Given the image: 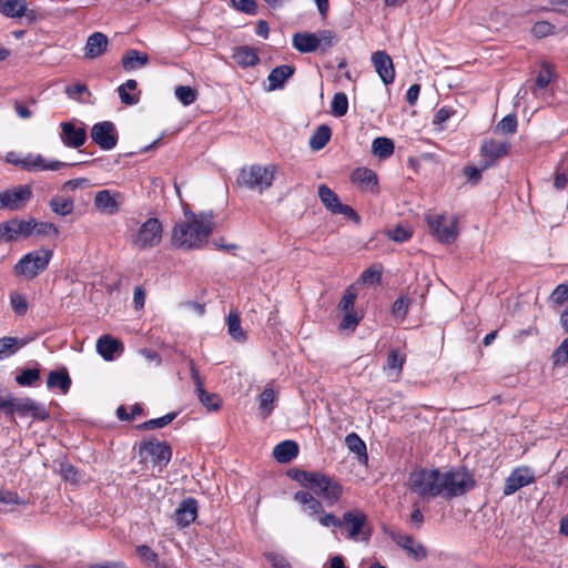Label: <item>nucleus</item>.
Wrapping results in <instances>:
<instances>
[{
  "mask_svg": "<svg viewBox=\"0 0 568 568\" xmlns=\"http://www.w3.org/2000/svg\"><path fill=\"white\" fill-rule=\"evenodd\" d=\"M47 385L49 388L58 387L65 394L71 385V379L67 371H52L48 376Z\"/></svg>",
  "mask_w": 568,
  "mask_h": 568,
  "instance_id": "4c0bfd02",
  "label": "nucleus"
},
{
  "mask_svg": "<svg viewBox=\"0 0 568 568\" xmlns=\"http://www.w3.org/2000/svg\"><path fill=\"white\" fill-rule=\"evenodd\" d=\"M97 352L103 359L113 361L122 352V344L118 339L105 335L98 339Z\"/></svg>",
  "mask_w": 568,
  "mask_h": 568,
  "instance_id": "a878e982",
  "label": "nucleus"
},
{
  "mask_svg": "<svg viewBox=\"0 0 568 568\" xmlns=\"http://www.w3.org/2000/svg\"><path fill=\"white\" fill-rule=\"evenodd\" d=\"M318 523L324 527H342V519L337 518L335 515L331 513H322L321 515H317Z\"/></svg>",
  "mask_w": 568,
  "mask_h": 568,
  "instance_id": "338daca9",
  "label": "nucleus"
},
{
  "mask_svg": "<svg viewBox=\"0 0 568 568\" xmlns=\"http://www.w3.org/2000/svg\"><path fill=\"white\" fill-rule=\"evenodd\" d=\"M355 301H356V292L352 287H349L345 291V293L339 302L338 307L342 312L353 311Z\"/></svg>",
  "mask_w": 568,
  "mask_h": 568,
  "instance_id": "680f3d73",
  "label": "nucleus"
},
{
  "mask_svg": "<svg viewBox=\"0 0 568 568\" xmlns=\"http://www.w3.org/2000/svg\"><path fill=\"white\" fill-rule=\"evenodd\" d=\"M212 220L211 213L194 214L185 212L184 219L176 223L173 229V244L183 248L202 247L212 232Z\"/></svg>",
  "mask_w": 568,
  "mask_h": 568,
  "instance_id": "f03ea898",
  "label": "nucleus"
},
{
  "mask_svg": "<svg viewBox=\"0 0 568 568\" xmlns=\"http://www.w3.org/2000/svg\"><path fill=\"white\" fill-rule=\"evenodd\" d=\"M31 224L33 225V233L39 236L57 237L59 235V229L51 222H36L31 219Z\"/></svg>",
  "mask_w": 568,
  "mask_h": 568,
  "instance_id": "de8ad7c7",
  "label": "nucleus"
},
{
  "mask_svg": "<svg viewBox=\"0 0 568 568\" xmlns=\"http://www.w3.org/2000/svg\"><path fill=\"white\" fill-rule=\"evenodd\" d=\"M277 395L271 385H267L258 397V410L263 418H267L274 409Z\"/></svg>",
  "mask_w": 568,
  "mask_h": 568,
  "instance_id": "7c9ffc66",
  "label": "nucleus"
},
{
  "mask_svg": "<svg viewBox=\"0 0 568 568\" xmlns=\"http://www.w3.org/2000/svg\"><path fill=\"white\" fill-rule=\"evenodd\" d=\"M332 113L335 116H343L347 113L348 110V100L345 93L338 92L334 95L332 103Z\"/></svg>",
  "mask_w": 568,
  "mask_h": 568,
  "instance_id": "8fccbe9b",
  "label": "nucleus"
},
{
  "mask_svg": "<svg viewBox=\"0 0 568 568\" xmlns=\"http://www.w3.org/2000/svg\"><path fill=\"white\" fill-rule=\"evenodd\" d=\"M84 93H89V89L85 84H82V83H78L75 85L65 88V94L68 95L69 99H72V100L81 101L82 94H84Z\"/></svg>",
  "mask_w": 568,
  "mask_h": 568,
  "instance_id": "69168bd1",
  "label": "nucleus"
},
{
  "mask_svg": "<svg viewBox=\"0 0 568 568\" xmlns=\"http://www.w3.org/2000/svg\"><path fill=\"white\" fill-rule=\"evenodd\" d=\"M136 81L135 80H126L125 83L121 84L118 89L121 102L126 105H134L139 102V95L138 94H130L129 91H134L136 89Z\"/></svg>",
  "mask_w": 568,
  "mask_h": 568,
  "instance_id": "ea45409f",
  "label": "nucleus"
},
{
  "mask_svg": "<svg viewBox=\"0 0 568 568\" xmlns=\"http://www.w3.org/2000/svg\"><path fill=\"white\" fill-rule=\"evenodd\" d=\"M335 34L331 30H320L314 33H296L293 37L294 48L303 53L326 50L333 45Z\"/></svg>",
  "mask_w": 568,
  "mask_h": 568,
  "instance_id": "0eeeda50",
  "label": "nucleus"
},
{
  "mask_svg": "<svg viewBox=\"0 0 568 568\" xmlns=\"http://www.w3.org/2000/svg\"><path fill=\"white\" fill-rule=\"evenodd\" d=\"M294 73V68L287 64L274 68L267 77V91L282 89L284 82Z\"/></svg>",
  "mask_w": 568,
  "mask_h": 568,
  "instance_id": "bb28decb",
  "label": "nucleus"
},
{
  "mask_svg": "<svg viewBox=\"0 0 568 568\" xmlns=\"http://www.w3.org/2000/svg\"><path fill=\"white\" fill-rule=\"evenodd\" d=\"M427 223L432 233L439 242L449 244L456 240L458 234L456 217L434 214L427 216Z\"/></svg>",
  "mask_w": 568,
  "mask_h": 568,
  "instance_id": "6e6552de",
  "label": "nucleus"
},
{
  "mask_svg": "<svg viewBox=\"0 0 568 568\" xmlns=\"http://www.w3.org/2000/svg\"><path fill=\"white\" fill-rule=\"evenodd\" d=\"M227 329L233 339L242 342L245 333L241 327V320L237 314H230L227 317Z\"/></svg>",
  "mask_w": 568,
  "mask_h": 568,
  "instance_id": "49530a36",
  "label": "nucleus"
},
{
  "mask_svg": "<svg viewBox=\"0 0 568 568\" xmlns=\"http://www.w3.org/2000/svg\"><path fill=\"white\" fill-rule=\"evenodd\" d=\"M372 62L381 80L385 84L393 83L395 69L390 57L384 51H377L372 55Z\"/></svg>",
  "mask_w": 568,
  "mask_h": 568,
  "instance_id": "6ab92c4d",
  "label": "nucleus"
},
{
  "mask_svg": "<svg viewBox=\"0 0 568 568\" xmlns=\"http://www.w3.org/2000/svg\"><path fill=\"white\" fill-rule=\"evenodd\" d=\"M40 377V372L37 368L24 369L16 377V381L21 386H30Z\"/></svg>",
  "mask_w": 568,
  "mask_h": 568,
  "instance_id": "864d4df0",
  "label": "nucleus"
},
{
  "mask_svg": "<svg viewBox=\"0 0 568 568\" xmlns=\"http://www.w3.org/2000/svg\"><path fill=\"white\" fill-rule=\"evenodd\" d=\"M162 235V223L155 217H150L132 231L131 243L139 250H148L158 246Z\"/></svg>",
  "mask_w": 568,
  "mask_h": 568,
  "instance_id": "423d86ee",
  "label": "nucleus"
},
{
  "mask_svg": "<svg viewBox=\"0 0 568 568\" xmlns=\"http://www.w3.org/2000/svg\"><path fill=\"white\" fill-rule=\"evenodd\" d=\"M10 305L18 316H23L29 306L26 296L18 292H12L10 294Z\"/></svg>",
  "mask_w": 568,
  "mask_h": 568,
  "instance_id": "3c124183",
  "label": "nucleus"
},
{
  "mask_svg": "<svg viewBox=\"0 0 568 568\" xmlns=\"http://www.w3.org/2000/svg\"><path fill=\"white\" fill-rule=\"evenodd\" d=\"M0 12L8 18H21L27 12V1L0 0Z\"/></svg>",
  "mask_w": 568,
  "mask_h": 568,
  "instance_id": "2f4dec72",
  "label": "nucleus"
},
{
  "mask_svg": "<svg viewBox=\"0 0 568 568\" xmlns=\"http://www.w3.org/2000/svg\"><path fill=\"white\" fill-rule=\"evenodd\" d=\"M554 32V26L547 21H538L531 28V33L536 38H545Z\"/></svg>",
  "mask_w": 568,
  "mask_h": 568,
  "instance_id": "0e129e2a",
  "label": "nucleus"
},
{
  "mask_svg": "<svg viewBox=\"0 0 568 568\" xmlns=\"http://www.w3.org/2000/svg\"><path fill=\"white\" fill-rule=\"evenodd\" d=\"M60 139L68 148L78 149L87 141V131L82 123L62 122Z\"/></svg>",
  "mask_w": 568,
  "mask_h": 568,
  "instance_id": "2eb2a0df",
  "label": "nucleus"
},
{
  "mask_svg": "<svg viewBox=\"0 0 568 568\" xmlns=\"http://www.w3.org/2000/svg\"><path fill=\"white\" fill-rule=\"evenodd\" d=\"M270 7L276 8L282 6L287 0H264ZM233 7L246 14L254 16L257 13V4L254 0H231Z\"/></svg>",
  "mask_w": 568,
  "mask_h": 568,
  "instance_id": "f704fd0d",
  "label": "nucleus"
},
{
  "mask_svg": "<svg viewBox=\"0 0 568 568\" xmlns=\"http://www.w3.org/2000/svg\"><path fill=\"white\" fill-rule=\"evenodd\" d=\"M92 140L103 150H111L116 144L115 126L112 122L97 123L91 130Z\"/></svg>",
  "mask_w": 568,
  "mask_h": 568,
  "instance_id": "dca6fc26",
  "label": "nucleus"
},
{
  "mask_svg": "<svg viewBox=\"0 0 568 568\" xmlns=\"http://www.w3.org/2000/svg\"><path fill=\"white\" fill-rule=\"evenodd\" d=\"M149 57L138 50H129L122 58V65L125 71H132L146 65Z\"/></svg>",
  "mask_w": 568,
  "mask_h": 568,
  "instance_id": "473e14b6",
  "label": "nucleus"
},
{
  "mask_svg": "<svg viewBox=\"0 0 568 568\" xmlns=\"http://www.w3.org/2000/svg\"><path fill=\"white\" fill-rule=\"evenodd\" d=\"M352 181L364 192L376 193L378 191L377 175L371 169H356L352 173Z\"/></svg>",
  "mask_w": 568,
  "mask_h": 568,
  "instance_id": "5701e85b",
  "label": "nucleus"
},
{
  "mask_svg": "<svg viewBox=\"0 0 568 568\" xmlns=\"http://www.w3.org/2000/svg\"><path fill=\"white\" fill-rule=\"evenodd\" d=\"M6 413L22 417L31 416L39 420H44L48 417L45 408L30 398H10Z\"/></svg>",
  "mask_w": 568,
  "mask_h": 568,
  "instance_id": "9b49d317",
  "label": "nucleus"
},
{
  "mask_svg": "<svg viewBox=\"0 0 568 568\" xmlns=\"http://www.w3.org/2000/svg\"><path fill=\"white\" fill-rule=\"evenodd\" d=\"M556 365H565L568 363V337L565 338L552 354Z\"/></svg>",
  "mask_w": 568,
  "mask_h": 568,
  "instance_id": "bf43d9fd",
  "label": "nucleus"
},
{
  "mask_svg": "<svg viewBox=\"0 0 568 568\" xmlns=\"http://www.w3.org/2000/svg\"><path fill=\"white\" fill-rule=\"evenodd\" d=\"M276 173V165L253 164L241 170L237 181L250 190L264 192L271 187Z\"/></svg>",
  "mask_w": 568,
  "mask_h": 568,
  "instance_id": "39448f33",
  "label": "nucleus"
},
{
  "mask_svg": "<svg viewBox=\"0 0 568 568\" xmlns=\"http://www.w3.org/2000/svg\"><path fill=\"white\" fill-rule=\"evenodd\" d=\"M554 78V69L548 63H542L541 69L537 74L536 78V85L539 89H545L549 85Z\"/></svg>",
  "mask_w": 568,
  "mask_h": 568,
  "instance_id": "603ef678",
  "label": "nucleus"
},
{
  "mask_svg": "<svg viewBox=\"0 0 568 568\" xmlns=\"http://www.w3.org/2000/svg\"><path fill=\"white\" fill-rule=\"evenodd\" d=\"M123 203V195L118 191L101 190L94 195L93 204L95 209L108 215L119 212Z\"/></svg>",
  "mask_w": 568,
  "mask_h": 568,
  "instance_id": "4468645a",
  "label": "nucleus"
},
{
  "mask_svg": "<svg viewBox=\"0 0 568 568\" xmlns=\"http://www.w3.org/2000/svg\"><path fill=\"white\" fill-rule=\"evenodd\" d=\"M265 557L273 568H292L285 556L280 552L270 551Z\"/></svg>",
  "mask_w": 568,
  "mask_h": 568,
  "instance_id": "052dcab7",
  "label": "nucleus"
},
{
  "mask_svg": "<svg viewBox=\"0 0 568 568\" xmlns=\"http://www.w3.org/2000/svg\"><path fill=\"white\" fill-rule=\"evenodd\" d=\"M294 500L302 506V510L310 517H316L323 513L322 503L308 490L296 491Z\"/></svg>",
  "mask_w": 568,
  "mask_h": 568,
  "instance_id": "b1692460",
  "label": "nucleus"
},
{
  "mask_svg": "<svg viewBox=\"0 0 568 568\" xmlns=\"http://www.w3.org/2000/svg\"><path fill=\"white\" fill-rule=\"evenodd\" d=\"M517 129V119L515 115H507L504 119H501L497 126L496 131L504 133V134H514Z\"/></svg>",
  "mask_w": 568,
  "mask_h": 568,
  "instance_id": "5fc2aeb1",
  "label": "nucleus"
},
{
  "mask_svg": "<svg viewBox=\"0 0 568 568\" xmlns=\"http://www.w3.org/2000/svg\"><path fill=\"white\" fill-rule=\"evenodd\" d=\"M342 526L347 527V538L353 540L363 539L366 540L368 538V532L365 530L366 528V516L362 510L354 509L346 511L343 515Z\"/></svg>",
  "mask_w": 568,
  "mask_h": 568,
  "instance_id": "f8f14e48",
  "label": "nucleus"
},
{
  "mask_svg": "<svg viewBox=\"0 0 568 568\" xmlns=\"http://www.w3.org/2000/svg\"><path fill=\"white\" fill-rule=\"evenodd\" d=\"M31 234H33L31 220L12 219L0 224V239L7 242L17 240L18 237H28Z\"/></svg>",
  "mask_w": 568,
  "mask_h": 568,
  "instance_id": "ddd939ff",
  "label": "nucleus"
},
{
  "mask_svg": "<svg viewBox=\"0 0 568 568\" xmlns=\"http://www.w3.org/2000/svg\"><path fill=\"white\" fill-rule=\"evenodd\" d=\"M509 144L506 141L486 140L483 142L480 152L486 159L484 169L493 165L498 159L508 153Z\"/></svg>",
  "mask_w": 568,
  "mask_h": 568,
  "instance_id": "a211bd4d",
  "label": "nucleus"
},
{
  "mask_svg": "<svg viewBox=\"0 0 568 568\" xmlns=\"http://www.w3.org/2000/svg\"><path fill=\"white\" fill-rule=\"evenodd\" d=\"M551 300L559 305L568 301V285L566 283L559 284L551 293Z\"/></svg>",
  "mask_w": 568,
  "mask_h": 568,
  "instance_id": "774afa93",
  "label": "nucleus"
},
{
  "mask_svg": "<svg viewBox=\"0 0 568 568\" xmlns=\"http://www.w3.org/2000/svg\"><path fill=\"white\" fill-rule=\"evenodd\" d=\"M26 343L16 337L0 338V359L7 358L14 354Z\"/></svg>",
  "mask_w": 568,
  "mask_h": 568,
  "instance_id": "79ce46f5",
  "label": "nucleus"
},
{
  "mask_svg": "<svg viewBox=\"0 0 568 568\" xmlns=\"http://www.w3.org/2000/svg\"><path fill=\"white\" fill-rule=\"evenodd\" d=\"M410 493L426 500L438 496L452 498L465 494L474 486V479L464 468L440 471L437 468H417L408 477Z\"/></svg>",
  "mask_w": 568,
  "mask_h": 568,
  "instance_id": "f257e3e1",
  "label": "nucleus"
},
{
  "mask_svg": "<svg viewBox=\"0 0 568 568\" xmlns=\"http://www.w3.org/2000/svg\"><path fill=\"white\" fill-rule=\"evenodd\" d=\"M395 150V145L392 139L389 138H376L372 143V152L374 155L379 159L389 158Z\"/></svg>",
  "mask_w": 568,
  "mask_h": 568,
  "instance_id": "e433bc0d",
  "label": "nucleus"
},
{
  "mask_svg": "<svg viewBox=\"0 0 568 568\" xmlns=\"http://www.w3.org/2000/svg\"><path fill=\"white\" fill-rule=\"evenodd\" d=\"M32 197V187L28 184L18 185L0 192V207L10 211L23 209Z\"/></svg>",
  "mask_w": 568,
  "mask_h": 568,
  "instance_id": "1a4fd4ad",
  "label": "nucleus"
},
{
  "mask_svg": "<svg viewBox=\"0 0 568 568\" xmlns=\"http://www.w3.org/2000/svg\"><path fill=\"white\" fill-rule=\"evenodd\" d=\"M409 307V298L406 296L398 297L392 307V314L400 320H404Z\"/></svg>",
  "mask_w": 568,
  "mask_h": 568,
  "instance_id": "13d9d810",
  "label": "nucleus"
},
{
  "mask_svg": "<svg viewBox=\"0 0 568 568\" xmlns=\"http://www.w3.org/2000/svg\"><path fill=\"white\" fill-rule=\"evenodd\" d=\"M298 454V446L293 440H284L273 449L274 458L280 463H288Z\"/></svg>",
  "mask_w": 568,
  "mask_h": 568,
  "instance_id": "c756f323",
  "label": "nucleus"
},
{
  "mask_svg": "<svg viewBox=\"0 0 568 568\" xmlns=\"http://www.w3.org/2000/svg\"><path fill=\"white\" fill-rule=\"evenodd\" d=\"M140 456L145 462L150 460L155 466H159V470L170 462L171 459V448L164 442H146L141 445Z\"/></svg>",
  "mask_w": 568,
  "mask_h": 568,
  "instance_id": "9d476101",
  "label": "nucleus"
},
{
  "mask_svg": "<svg viewBox=\"0 0 568 568\" xmlns=\"http://www.w3.org/2000/svg\"><path fill=\"white\" fill-rule=\"evenodd\" d=\"M295 479L306 489L313 490L320 495L325 486L332 480L331 477L314 471H300L296 474Z\"/></svg>",
  "mask_w": 568,
  "mask_h": 568,
  "instance_id": "412c9836",
  "label": "nucleus"
},
{
  "mask_svg": "<svg viewBox=\"0 0 568 568\" xmlns=\"http://www.w3.org/2000/svg\"><path fill=\"white\" fill-rule=\"evenodd\" d=\"M295 479L306 489L313 490L320 495L325 486L332 480L331 477L314 471H300L296 474Z\"/></svg>",
  "mask_w": 568,
  "mask_h": 568,
  "instance_id": "aec40b11",
  "label": "nucleus"
},
{
  "mask_svg": "<svg viewBox=\"0 0 568 568\" xmlns=\"http://www.w3.org/2000/svg\"><path fill=\"white\" fill-rule=\"evenodd\" d=\"M201 404L209 410H217L221 407V398L217 394L207 393L204 387L195 390Z\"/></svg>",
  "mask_w": 568,
  "mask_h": 568,
  "instance_id": "a19ab883",
  "label": "nucleus"
},
{
  "mask_svg": "<svg viewBox=\"0 0 568 568\" xmlns=\"http://www.w3.org/2000/svg\"><path fill=\"white\" fill-rule=\"evenodd\" d=\"M49 206L53 213L60 216L70 215L74 210V202L71 197L54 195L50 202Z\"/></svg>",
  "mask_w": 568,
  "mask_h": 568,
  "instance_id": "72a5a7b5",
  "label": "nucleus"
},
{
  "mask_svg": "<svg viewBox=\"0 0 568 568\" xmlns=\"http://www.w3.org/2000/svg\"><path fill=\"white\" fill-rule=\"evenodd\" d=\"M53 251L39 248L24 254L13 266V273L24 280H33L44 272L52 260Z\"/></svg>",
  "mask_w": 568,
  "mask_h": 568,
  "instance_id": "20e7f679",
  "label": "nucleus"
},
{
  "mask_svg": "<svg viewBox=\"0 0 568 568\" xmlns=\"http://www.w3.org/2000/svg\"><path fill=\"white\" fill-rule=\"evenodd\" d=\"M331 129L327 125L318 126L310 139V148L313 151L322 150L331 139Z\"/></svg>",
  "mask_w": 568,
  "mask_h": 568,
  "instance_id": "58836bf2",
  "label": "nucleus"
},
{
  "mask_svg": "<svg viewBox=\"0 0 568 568\" xmlns=\"http://www.w3.org/2000/svg\"><path fill=\"white\" fill-rule=\"evenodd\" d=\"M343 313L344 317L339 325L341 329L354 331L361 321V316L357 314L355 310Z\"/></svg>",
  "mask_w": 568,
  "mask_h": 568,
  "instance_id": "6e6d98bb",
  "label": "nucleus"
},
{
  "mask_svg": "<svg viewBox=\"0 0 568 568\" xmlns=\"http://www.w3.org/2000/svg\"><path fill=\"white\" fill-rule=\"evenodd\" d=\"M534 473L528 467H517L507 477L504 486V495L510 496L521 487L534 481Z\"/></svg>",
  "mask_w": 568,
  "mask_h": 568,
  "instance_id": "f3484780",
  "label": "nucleus"
},
{
  "mask_svg": "<svg viewBox=\"0 0 568 568\" xmlns=\"http://www.w3.org/2000/svg\"><path fill=\"white\" fill-rule=\"evenodd\" d=\"M196 501L192 498H189L181 503L179 508L175 511L176 523L182 526H189L196 518Z\"/></svg>",
  "mask_w": 568,
  "mask_h": 568,
  "instance_id": "cd10ccee",
  "label": "nucleus"
},
{
  "mask_svg": "<svg viewBox=\"0 0 568 568\" xmlns=\"http://www.w3.org/2000/svg\"><path fill=\"white\" fill-rule=\"evenodd\" d=\"M341 495V485L332 479L318 496L322 497L327 505L332 506L339 499Z\"/></svg>",
  "mask_w": 568,
  "mask_h": 568,
  "instance_id": "c03bdc74",
  "label": "nucleus"
},
{
  "mask_svg": "<svg viewBox=\"0 0 568 568\" xmlns=\"http://www.w3.org/2000/svg\"><path fill=\"white\" fill-rule=\"evenodd\" d=\"M176 417L175 413H169L162 417L150 419L142 424L144 429L162 428L170 424Z\"/></svg>",
  "mask_w": 568,
  "mask_h": 568,
  "instance_id": "4d7b16f0",
  "label": "nucleus"
},
{
  "mask_svg": "<svg viewBox=\"0 0 568 568\" xmlns=\"http://www.w3.org/2000/svg\"><path fill=\"white\" fill-rule=\"evenodd\" d=\"M175 97L183 105H190L195 102L197 93L189 85H179L175 88Z\"/></svg>",
  "mask_w": 568,
  "mask_h": 568,
  "instance_id": "09e8293b",
  "label": "nucleus"
},
{
  "mask_svg": "<svg viewBox=\"0 0 568 568\" xmlns=\"http://www.w3.org/2000/svg\"><path fill=\"white\" fill-rule=\"evenodd\" d=\"M404 362V355L399 354L397 351H390L387 357L386 365L384 367V369L387 373V376L397 379L402 373Z\"/></svg>",
  "mask_w": 568,
  "mask_h": 568,
  "instance_id": "c9c22d12",
  "label": "nucleus"
},
{
  "mask_svg": "<svg viewBox=\"0 0 568 568\" xmlns=\"http://www.w3.org/2000/svg\"><path fill=\"white\" fill-rule=\"evenodd\" d=\"M318 196L327 210L333 212L341 203L337 194L325 184L318 186Z\"/></svg>",
  "mask_w": 568,
  "mask_h": 568,
  "instance_id": "37998d69",
  "label": "nucleus"
},
{
  "mask_svg": "<svg viewBox=\"0 0 568 568\" xmlns=\"http://www.w3.org/2000/svg\"><path fill=\"white\" fill-rule=\"evenodd\" d=\"M136 552L141 560L149 566H153L158 561V555L149 546H139Z\"/></svg>",
  "mask_w": 568,
  "mask_h": 568,
  "instance_id": "e2e57ef3",
  "label": "nucleus"
},
{
  "mask_svg": "<svg viewBox=\"0 0 568 568\" xmlns=\"http://www.w3.org/2000/svg\"><path fill=\"white\" fill-rule=\"evenodd\" d=\"M233 59L242 68L254 67L260 61L256 50L246 45L235 48Z\"/></svg>",
  "mask_w": 568,
  "mask_h": 568,
  "instance_id": "c85d7f7f",
  "label": "nucleus"
},
{
  "mask_svg": "<svg viewBox=\"0 0 568 568\" xmlns=\"http://www.w3.org/2000/svg\"><path fill=\"white\" fill-rule=\"evenodd\" d=\"M397 545L403 548L409 557L415 560H422L426 558L427 550L424 545L409 535H398L394 537Z\"/></svg>",
  "mask_w": 568,
  "mask_h": 568,
  "instance_id": "393cba45",
  "label": "nucleus"
},
{
  "mask_svg": "<svg viewBox=\"0 0 568 568\" xmlns=\"http://www.w3.org/2000/svg\"><path fill=\"white\" fill-rule=\"evenodd\" d=\"M345 444L351 452L367 459L366 445L357 434H348L345 437Z\"/></svg>",
  "mask_w": 568,
  "mask_h": 568,
  "instance_id": "a18cd8bd",
  "label": "nucleus"
},
{
  "mask_svg": "<svg viewBox=\"0 0 568 568\" xmlns=\"http://www.w3.org/2000/svg\"><path fill=\"white\" fill-rule=\"evenodd\" d=\"M109 45L108 37L102 32H93L87 39L84 45V58L93 60L103 55Z\"/></svg>",
  "mask_w": 568,
  "mask_h": 568,
  "instance_id": "4be33fe9",
  "label": "nucleus"
},
{
  "mask_svg": "<svg viewBox=\"0 0 568 568\" xmlns=\"http://www.w3.org/2000/svg\"><path fill=\"white\" fill-rule=\"evenodd\" d=\"M6 162L29 172L59 171L69 165L65 162L47 159L39 153H19L14 151L6 154Z\"/></svg>",
  "mask_w": 568,
  "mask_h": 568,
  "instance_id": "7ed1b4c3",
  "label": "nucleus"
}]
</instances>
